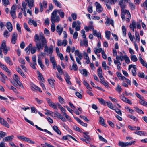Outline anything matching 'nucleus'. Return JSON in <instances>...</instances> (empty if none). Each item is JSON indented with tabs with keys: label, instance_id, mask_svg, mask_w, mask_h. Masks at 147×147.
<instances>
[{
	"label": "nucleus",
	"instance_id": "1",
	"mask_svg": "<svg viewBox=\"0 0 147 147\" xmlns=\"http://www.w3.org/2000/svg\"><path fill=\"white\" fill-rule=\"evenodd\" d=\"M121 17L123 21L126 20L127 22H129L130 19L131 18V15L129 11L128 10L123 9L122 6H121Z\"/></svg>",
	"mask_w": 147,
	"mask_h": 147
},
{
	"label": "nucleus",
	"instance_id": "2",
	"mask_svg": "<svg viewBox=\"0 0 147 147\" xmlns=\"http://www.w3.org/2000/svg\"><path fill=\"white\" fill-rule=\"evenodd\" d=\"M36 47L35 46H32V45L30 43L28 46L25 49V50L26 51V53L28 54H29L30 52L32 54H34L36 52Z\"/></svg>",
	"mask_w": 147,
	"mask_h": 147
},
{
	"label": "nucleus",
	"instance_id": "3",
	"mask_svg": "<svg viewBox=\"0 0 147 147\" xmlns=\"http://www.w3.org/2000/svg\"><path fill=\"white\" fill-rule=\"evenodd\" d=\"M57 14L54 10L52 13L50 19L52 23H58L60 20V18L59 16L57 15Z\"/></svg>",
	"mask_w": 147,
	"mask_h": 147
},
{
	"label": "nucleus",
	"instance_id": "4",
	"mask_svg": "<svg viewBox=\"0 0 147 147\" xmlns=\"http://www.w3.org/2000/svg\"><path fill=\"white\" fill-rule=\"evenodd\" d=\"M0 49L3 50L5 55H6L9 50H10L9 47H7L6 45V42L5 40H3L0 47Z\"/></svg>",
	"mask_w": 147,
	"mask_h": 147
},
{
	"label": "nucleus",
	"instance_id": "5",
	"mask_svg": "<svg viewBox=\"0 0 147 147\" xmlns=\"http://www.w3.org/2000/svg\"><path fill=\"white\" fill-rule=\"evenodd\" d=\"M81 22L79 20L74 21L72 24V27L73 28H75V30L77 31H79L80 29Z\"/></svg>",
	"mask_w": 147,
	"mask_h": 147
},
{
	"label": "nucleus",
	"instance_id": "6",
	"mask_svg": "<svg viewBox=\"0 0 147 147\" xmlns=\"http://www.w3.org/2000/svg\"><path fill=\"white\" fill-rule=\"evenodd\" d=\"M137 67L135 65H130L128 67V70L129 71L131 70L132 74L134 76H136L137 74Z\"/></svg>",
	"mask_w": 147,
	"mask_h": 147
},
{
	"label": "nucleus",
	"instance_id": "7",
	"mask_svg": "<svg viewBox=\"0 0 147 147\" xmlns=\"http://www.w3.org/2000/svg\"><path fill=\"white\" fill-rule=\"evenodd\" d=\"M46 101L49 105L51 107L55 109H57V105L53 103L49 98H46Z\"/></svg>",
	"mask_w": 147,
	"mask_h": 147
},
{
	"label": "nucleus",
	"instance_id": "8",
	"mask_svg": "<svg viewBox=\"0 0 147 147\" xmlns=\"http://www.w3.org/2000/svg\"><path fill=\"white\" fill-rule=\"evenodd\" d=\"M16 11V6L14 5H13L11 7V11H10V13L11 15V16L12 17L13 19L16 18V16L15 14Z\"/></svg>",
	"mask_w": 147,
	"mask_h": 147
},
{
	"label": "nucleus",
	"instance_id": "9",
	"mask_svg": "<svg viewBox=\"0 0 147 147\" xmlns=\"http://www.w3.org/2000/svg\"><path fill=\"white\" fill-rule=\"evenodd\" d=\"M18 34L16 32H13L11 35V43L14 44L16 42L17 39Z\"/></svg>",
	"mask_w": 147,
	"mask_h": 147
},
{
	"label": "nucleus",
	"instance_id": "10",
	"mask_svg": "<svg viewBox=\"0 0 147 147\" xmlns=\"http://www.w3.org/2000/svg\"><path fill=\"white\" fill-rule=\"evenodd\" d=\"M44 51L47 53L49 55H51L53 53L52 47H48L47 45H46L44 47Z\"/></svg>",
	"mask_w": 147,
	"mask_h": 147
},
{
	"label": "nucleus",
	"instance_id": "11",
	"mask_svg": "<svg viewBox=\"0 0 147 147\" xmlns=\"http://www.w3.org/2000/svg\"><path fill=\"white\" fill-rule=\"evenodd\" d=\"M96 6V10L98 13H100L103 11V8L101 5L98 2H96L95 3Z\"/></svg>",
	"mask_w": 147,
	"mask_h": 147
},
{
	"label": "nucleus",
	"instance_id": "12",
	"mask_svg": "<svg viewBox=\"0 0 147 147\" xmlns=\"http://www.w3.org/2000/svg\"><path fill=\"white\" fill-rule=\"evenodd\" d=\"M14 137L13 135L6 137L3 139V141L4 142H11L13 140Z\"/></svg>",
	"mask_w": 147,
	"mask_h": 147
},
{
	"label": "nucleus",
	"instance_id": "13",
	"mask_svg": "<svg viewBox=\"0 0 147 147\" xmlns=\"http://www.w3.org/2000/svg\"><path fill=\"white\" fill-rule=\"evenodd\" d=\"M31 88L33 91H34L37 90L40 92H42L40 88L33 84H31Z\"/></svg>",
	"mask_w": 147,
	"mask_h": 147
},
{
	"label": "nucleus",
	"instance_id": "14",
	"mask_svg": "<svg viewBox=\"0 0 147 147\" xmlns=\"http://www.w3.org/2000/svg\"><path fill=\"white\" fill-rule=\"evenodd\" d=\"M26 2L28 4V5L30 9L33 7L34 5V0H25Z\"/></svg>",
	"mask_w": 147,
	"mask_h": 147
},
{
	"label": "nucleus",
	"instance_id": "15",
	"mask_svg": "<svg viewBox=\"0 0 147 147\" xmlns=\"http://www.w3.org/2000/svg\"><path fill=\"white\" fill-rule=\"evenodd\" d=\"M120 97L123 101L130 105L132 104V103L127 98L122 95L120 96Z\"/></svg>",
	"mask_w": 147,
	"mask_h": 147
},
{
	"label": "nucleus",
	"instance_id": "16",
	"mask_svg": "<svg viewBox=\"0 0 147 147\" xmlns=\"http://www.w3.org/2000/svg\"><path fill=\"white\" fill-rule=\"evenodd\" d=\"M63 30V28L61 27V25H58L56 26V31L58 33L59 35L61 34Z\"/></svg>",
	"mask_w": 147,
	"mask_h": 147
},
{
	"label": "nucleus",
	"instance_id": "17",
	"mask_svg": "<svg viewBox=\"0 0 147 147\" xmlns=\"http://www.w3.org/2000/svg\"><path fill=\"white\" fill-rule=\"evenodd\" d=\"M0 123L3 125L7 128H9V125L6 121L0 117Z\"/></svg>",
	"mask_w": 147,
	"mask_h": 147
},
{
	"label": "nucleus",
	"instance_id": "18",
	"mask_svg": "<svg viewBox=\"0 0 147 147\" xmlns=\"http://www.w3.org/2000/svg\"><path fill=\"white\" fill-rule=\"evenodd\" d=\"M78 57H76V60L77 62L79 65L81 64V63L80 61V60H81L82 59V53H80V54L77 56Z\"/></svg>",
	"mask_w": 147,
	"mask_h": 147
},
{
	"label": "nucleus",
	"instance_id": "19",
	"mask_svg": "<svg viewBox=\"0 0 147 147\" xmlns=\"http://www.w3.org/2000/svg\"><path fill=\"white\" fill-rule=\"evenodd\" d=\"M54 11H55L56 14H59L61 18H64L65 15L64 13L61 9H55L54 10Z\"/></svg>",
	"mask_w": 147,
	"mask_h": 147
},
{
	"label": "nucleus",
	"instance_id": "20",
	"mask_svg": "<svg viewBox=\"0 0 147 147\" xmlns=\"http://www.w3.org/2000/svg\"><path fill=\"white\" fill-rule=\"evenodd\" d=\"M38 62L40 65L41 68L43 70L45 69V68L44 65L42 64L41 61V58L39 56L38 58Z\"/></svg>",
	"mask_w": 147,
	"mask_h": 147
},
{
	"label": "nucleus",
	"instance_id": "21",
	"mask_svg": "<svg viewBox=\"0 0 147 147\" xmlns=\"http://www.w3.org/2000/svg\"><path fill=\"white\" fill-rule=\"evenodd\" d=\"M36 48H37L39 50H40L43 49V47L44 45L40 42H38L36 43Z\"/></svg>",
	"mask_w": 147,
	"mask_h": 147
},
{
	"label": "nucleus",
	"instance_id": "22",
	"mask_svg": "<svg viewBox=\"0 0 147 147\" xmlns=\"http://www.w3.org/2000/svg\"><path fill=\"white\" fill-rule=\"evenodd\" d=\"M1 68L5 70V71L7 73L8 75L9 76H10L11 75V73L9 69L7 67L4 65H3L1 66Z\"/></svg>",
	"mask_w": 147,
	"mask_h": 147
},
{
	"label": "nucleus",
	"instance_id": "23",
	"mask_svg": "<svg viewBox=\"0 0 147 147\" xmlns=\"http://www.w3.org/2000/svg\"><path fill=\"white\" fill-rule=\"evenodd\" d=\"M17 71L19 73L23 78H26V76L22 72L21 69L19 67H17L16 69Z\"/></svg>",
	"mask_w": 147,
	"mask_h": 147
},
{
	"label": "nucleus",
	"instance_id": "24",
	"mask_svg": "<svg viewBox=\"0 0 147 147\" xmlns=\"http://www.w3.org/2000/svg\"><path fill=\"white\" fill-rule=\"evenodd\" d=\"M57 106L58 108L60 110L62 113H63V115H64L65 114H66L65 112V109L63 108L60 104L59 103H58L57 104Z\"/></svg>",
	"mask_w": 147,
	"mask_h": 147
},
{
	"label": "nucleus",
	"instance_id": "25",
	"mask_svg": "<svg viewBox=\"0 0 147 147\" xmlns=\"http://www.w3.org/2000/svg\"><path fill=\"white\" fill-rule=\"evenodd\" d=\"M35 126L37 129H38V130H40V131H44L46 133H48V134H49V135H52V134L51 132H50L49 131H48V130H47L46 129H42V128H40V127H39L38 126L36 125H35Z\"/></svg>",
	"mask_w": 147,
	"mask_h": 147
},
{
	"label": "nucleus",
	"instance_id": "26",
	"mask_svg": "<svg viewBox=\"0 0 147 147\" xmlns=\"http://www.w3.org/2000/svg\"><path fill=\"white\" fill-rule=\"evenodd\" d=\"M6 24V27L8 30L10 32H11L13 29V26L11 23L8 22H7Z\"/></svg>",
	"mask_w": 147,
	"mask_h": 147
},
{
	"label": "nucleus",
	"instance_id": "27",
	"mask_svg": "<svg viewBox=\"0 0 147 147\" xmlns=\"http://www.w3.org/2000/svg\"><path fill=\"white\" fill-rule=\"evenodd\" d=\"M28 24L31 25L33 24L34 27H36L37 26V24L36 21L31 18L29 19L28 22Z\"/></svg>",
	"mask_w": 147,
	"mask_h": 147
},
{
	"label": "nucleus",
	"instance_id": "28",
	"mask_svg": "<svg viewBox=\"0 0 147 147\" xmlns=\"http://www.w3.org/2000/svg\"><path fill=\"white\" fill-rule=\"evenodd\" d=\"M98 75L99 78H102L103 76L102 75V70L100 67H99L97 69Z\"/></svg>",
	"mask_w": 147,
	"mask_h": 147
},
{
	"label": "nucleus",
	"instance_id": "29",
	"mask_svg": "<svg viewBox=\"0 0 147 147\" xmlns=\"http://www.w3.org/2000/svg\"><path fill=\"white\" fill-rule=\"evenodd\" d=\"M106 105H107L110 109L112 110H115V106L110 101L107 102Z\"/></svg>",
	"mask_w": 147,
	"mask_h": 147
},
{
	"label": "nucleus",
	"instance_id": "30",
	"mask_svg": "<svg viewBox=\"0 0 147 147\" xmlns=\"http://www.w3.org/2000/svg\"><path fill=\"white\" fill-rule=\"evenodd\" d=\"M5 60L6 62L10 65H12L13 63L12 61L9 57H6L5 58Z\"/></svg>",
	"mask_w": 147,
	"mask_h": 147
},
{
	"label": "nucleus",
	"instance_id": "31",
	"mask_svg": "<svg viewBox=\"0 0 147 147\" xmlns=\"http://www.w3.org/2000/svg\"><path fill=\"white\" fill-rule=\"evenodd\" d=\"M93 35L95 36H97L98 38H101V34L100 32H97L96 30H93Z\"/></svg>",
	"mask_w": 147,
	"mask_h": 147
},
{
	"label": "nucleus",
	"instance_id": "32",
	"mask_svg": "<svg viewBox=\"0 0 147 147\" xmlns=\"http://www.w3.org/2000/svg\"><path fill=\"white\" fill-rule=\"evenodd\" d=\"M53 3L57 7L61 8L62 7V5L57 0H52Z\"/></svg>",
	"mask_w": 147,
	"mask_h": 147
},
{
	"label": "nucleus",
	"instance_id": "33",
	"mask_svg": "<svg viewBox=\"0 0 147 147\" xmlns=\"http://www.w3.org/2000/svg\"><path fill=\"white\" fill-rule=\"evenodd\" d=\"M117 76L120 80L124 81V79H126V78L124 76H122L121 73L119 72L117 73Z\"/></svg>",
	"mask_w": 147,
	"mask_h": 147
},
{
	"label": "nucleus",
	"instance_id": "34",
	"mask_svg": "<svg viewBox=\"0 0 147 147\" xmlns=\"http://www.w3.org/2000/svg\"><path fill=\"white\" fill-rule=\"evenodd\" d=\"M53 130L57 134L59 135H61V132L60 130L58 129V127L54 125L53 127Z\"/></svg>",
	"mask_w": 147,
	"mask_h": 147
},
{
	"label": "nucleus",
	"instance_id": "35",
	"mask_svg": "<svg viewBox=\"0 0 147 147\" xmlns=\"http://www.w3.org/2000/svg\"><path fill=\"white\" fill-rule=\"evenodd\" d=\"M38 74V79L42 82H44L45 80L42 75L40 73V72L38 71L37 73Z\"/></svg>",
	"mask_w": 147,
	"mask_h": 147
},
{
	"label": "nucleus",
	"instance_id": "36",
	"mask_svg": "<svg viewBox=\"0 0 147 147\" xmlns=\"http://www.w3.org/2000/svg\"><path fill=\"white\" fill-rule=\"evenodd\" d=\"M127 142H124L121 141H119V145L121 147H126L127 146Z\"/></svg>",
	"mask_w": 147,
	"mask_h": 147
},
{
	"label": "nucleus",
	"instance_id": "37",
	"mask_svg": "<svg viewBox=\"0 0 147 147\" xmlns=\"http://www.w3.org/2000/svg\"><path fill=\"white\" fill-rule=\"evenodd\" d=\"M105 37L108 40H109L110 38V36L111 34V32L110 31H106L105 32Z\"/></svg>",
	"mask_w": 147,
	"mask_h": 147
},
{
	"label": "nucleus",
	"instance_id": "38",
	"mask_svg": "<svg viewBox=\"0 0 147 147\" xmlns=\"http://www.w3.org/2000/svg\"><path fill=\"white\" fill-rule=\"evenodd\" d=\"M48 80L49 83V84L51 86V87H52V88H53L54 86V80L49 79Z\"/></svg>",
	"mask_w": 147,
	"mask_h": 147
},
{
	"label": "nucleus",
	"instance_id": "39",
	"mask_svg": "<svg viewBox=\"0 0 147 147\" xmlns=\"http://www.w3.org/2000/svg\"><path fill=\"white\" fill-rule=\"evenodd\" d=\"M70 69L71 70H74V71H77L78 69V67L77 65L74 63L72 67L70 68Z\"/></svg>",
	"mask_w": 147,
	"mask_h": 147
},
{
	"label": "nucleus",
	"instance_id": "40",
	"mask_svg": "<svg viewBox=\"0 0 147 147\" xmlns=\"http://www.w3.org/2000/svg\"><path fill=\"white\" fill-rule=\"evenodd\" d=\"M40 40L41 42V43L42 44H43L44 45H45L46 44V40L44 36H41V37L40 38Z\"/></svg>",
	"mask_w": 147,
	"mask_h": 147
},
{
	"label": "nucleus",
	"instance_id": "41",
	"mask_svg": "<svg viewBox=\"0 0 147 147\" xmlns=\"http://www.w3.org/2000/svg\"><path fill=\"white\" fill-rule=\"evenodd\" d=\"M40 40L41 42V43L42 44H43L44 45H45L46 44V40L44 36H41V37L40 38Z\"/></svg>",
	"mask_w": 147,
	"mask_h": 147
},
{
	"label": "nucleus",
	"instance_id": "42",
	"mask_svg": "<svg viewBox=\"0 0 147 147\" xmlns=\"http://www.w3.org/2000/svg\"><path fill=\"white\" fill-rule=\"evenodd\" d=\"M22 7L21 9V11H26V6L25 3L23 2L22 3Z\"/></svg>",
	"mask_w": 147,
	"mask_h": 147
},
{
	"label": "nucleus",
	"instance_id": "43",
	"mask_svg": "<svg viewBox=\"0 0 147 147\" xmlns=\"http://www.w3.org/2000/svg\"><path fill=\"white\" fill-rule=\"evenodd\" d=\"M98 99L99 102L102 105H106L107 102H105V100L102 98H98Z\"/></svg>",
	"mask_w": 147,
	"mask_h": 147
},
{
	"label": "nucleus",
	"instance_id": "44",
	"mask_svg": "<svg viewBox=\"0 0 147 147\" xmlns=\"http://www.w3.org/2000/svg\"><path fill=\"white\" fill-rule=\"evenodd\" d=\"M128 3L129 4V6L130 7L131 9L132 10H134L135 9V6L133 4V3H131L130 1H129L128 2Z\"/></svg>",
	"mask_w": 147,
	"mask_h": 147
},
{
	"label": "nucleus",
	"instance_id": "45",
	"mask_svg": "<svg viewBox=\"0 0 147 147\" xmlns=\"http://www.w3.org/2000/svg\"><path fill=\"white\" fill-rule=\"evenodd\" d=\"M115 90L119 93H120L121 92L122 89L119 85L118 84Z\"/></svg>",
	"mask_w": 147,
	"mask_h": 147
},
{
	"label": "nucleus",
	"instance_id": "46",
	"mask_svg": "<svg viewBox=\"0 0 147 147\" xmlns=\"http://www.w3.org/2000/svg\"><path fill=\"white\" fill-rule=\"evenodd\" d=\"M100 119V122L101 124L104 126H106V124L104 122V119L101 116L99 117Z\"/></svg>",
	"mask_w": 147,
	"mask_h": 147
},
{
	"label": "nucleus",
	"instance_id": "47",
	"mask_svg": "<svg viewBox=\"0 0 147 147\" xmlns=\"http://www.w3.org/2000/svg\"><path fill=\"white\" fill-rule=\"evenodd\" d=\"M139 102L141 105L147 107V102L142 99H140L139 100Z\"/></svg>",
	"mask_w": 147,
	"mask_h": 147
},
{
	"label": "nucleus",
	"instance_id": "48",
	"mask_svg": "<svg viewBox=\"0 0 147 147\" xmlns=\"http://www.w3.org/2000/svg\"><path fill=\"white\" fill-rule=\"evenodd\" d=\"M125 61L126 63L127 64H129L130 63V60L129 57L126 55H125Z\"/></svg>",
	"mask_w": 147,
	"mask_h": 147
},
{
	"label": "nucleus",
	"instance_id": "49",
	"mask_svg": "<svg viewBox=\"0 0 147 147\" xmlns=\"http://www.w3.org/2000/svg\"><path fill=\"white\" fill-rule=\"evenodd\" d=\"M2 2L3 5L5 7L9 4V0H2Z\"/></svg>",
	"mask_w": 147,
	"mask_h": 147
},
{
	"label": "nucleus",
	"instance_id": "50",
	"mask_svg": "<svg viewBox=\"0 0 147 147\" xmlns=\"http://www.w3.org/2000/svg\"><path fill=\"white\" fill-rule=\"evenodd\" d=\"M127 117L135 121H138V119L133 115H127Z\"/></svg>",
	"mask_w": 147,
	"mask_h": 147
},
{
	"label": "nucleus",
	"instance_id": "51",
	"mask_svg": "<svg viewBox=\"0 0 147 147\" xmlns=\"http://www.w3.org/2000/svg\"><path fill=\"white\" fill-rule=\"evenodd\" d=\"M6 86L10 90H12L15 92L16 93L17 92V90L13 86H9L7 85H6Z\"/></svg>",
	"mask_w": 147,
	"mask_h": 147
},
{
	"label": "nucleus",
	"instance_id": "52",
	"mask_svg": "<svg viewBox=\"0 0 147 147\" xmlns=\"http://www.w3.org/2000/svg\"><path fill=\"white\" fill-rule=\"evenodd\" d=\"M58 99L59 102L61 104H63L65 103L64 99L61 96H59L58 97Z\"/></svg>",
	"mask_w": 147,
	"mask_h": 147
},
{
	"label": "nucleus",
	"instance_id": "53",
	"mask_svg": "<svg viewBox=\"0 0 147 147\" xmlns=\"http://www.w3.org/2000/svg\"><path fill=\"white\" fill-rule=\"evenodd\" d=\"M102 51H104L102 50L101 48L97 49L96 50H94V52L95 53L96 55H97L98 53H99L100 52H101L102 53Z\"/></svg>",
	"mask_w": 147,
	"mask_h": 147
},
{
	"label": "nucleus",
	"instance_id": "54",
	"mask_svg": "<svg viewBox=\"0 0 147 147\" xmlns=\"http://www.w3.org/2000/svg\"><path fill=\"white\" fill-rule=\"evenodd\" d=\"M130 58L131 60L134 62H136L138 60L137 58L135 55L131 56Z\"/></svg>",
	"mask_w": 147,
	"mask_h": 147
},
{
	"label": "nucleus",
	"instance_id": "55",
	"mask_svg": "<svg viewBox=\"0 0 147 147\" xmlns=\"http://www.w3.org/2000/svg\"><path fill=\"white\" fill-rule=\"evenodd\" d=\"M122 30L123 32V35L124 36H125L126 34V28L124 26H122Z\"/></svg>",
	"mask_w": 147,
	"mask_h": 147
},
{
	"label": "nucleus",
	"instance_id": "56",
	"mask_svg": "<svg viewBox=\"0 0 147 147\" xmlns=\"http://www.w3.org/2000/svg\"><path fill=\"white\" fill-rule=\"evenodd\" d=\"M134 133L140 136H144V131H136L134 132Z\"/></svg>",
	"mask_w": 147,
	"mask_h": 147
},
{
	"label": "nucleus",
	"instance_id": "57",
	"mask_svg": "<svg viewBox=\"0 0 147 147\" xmlns=\"http://www.w3.org/2000/svg\"><path fill=\"white\" fill-rule=\"evenodd\" d=\"M40 40L39 35L38 34H36L34 36V41L36 42H38Z\"/></svg>",
	"mask_w": 147,
	"mask_h": 147
},
{
	"label": "nucleus",
	"instance_id": "58",
	"mask_svg": "<svg viewBox=\"0 0 147 147\" xmlns=\"http://www.w3.org/2000/svg\"><path fill=\"white\" fill-rule=\"evenodd\" d=\"M53 8V7L52 4L51 3L49 4V9L46 11V12L48 13L49 11H51Z\"/></svg>",
	"mask_w": 147,
	"mask_h": 147
},
{
	"label": "nucleus",
	"instance_id": "59",
	"mask_svg": "<svg viewBox=\"0 0 147 147\" xmlns=\"http://www.w3.org/2000/svg\"><path fill=\"white\" fill-rule=\"evenodd\" d=\"M135 34L136 40L138 42L140 41V36L139 34L137 31H135Z\"/></svg>",
	"mask_w": 147,
	"mask_h": 147
},
{
	"label": "nucleus",
	"instance_id": "60",
	"mask_svg": "<svg viewBox=\"0 0 147 147\" xmlns=\"http://www.w3.org/2000/svg\"><path fill=\"white\" fill-rule=\"evenodd\" d=\"M25 139H26V140H25V142H26L28 143L32 144H34V142L33 141L31 140L29 138H28L26 137Z\"/></svg>",
	"mask_w": 147,
	"mask_h": 147
},
{
	"label": "nucleus",
	"instance_id": "61",
	"mask_svg": "<svg viewBox=\"0 0 147 147\" xmlns=\"http://www.w3.org/2000/svg\"><path fill=\"white\" fill-rule=\"evenodd\" d=\"M24 26L25 29L28 32H30V29L26 23L24 24Z\"/></svg>",
	"mask_w": 147,
	"mask_h": 147
},
{
	"label": "nucleus",
	"instance_id": "62",
	"mask_svg": "<svg viewBox=\"0 0 147 147\" xmlns=\"http://www.w3.org/2000/svg\"><path fill=\"white\" fill-rule=\"evenodd\" d=\"M55 23H52L51 25V29L52 32H54L55 30Z\"/></svg>",
	"mask_w": 147,
	"mask_h": 147
},
{
	"label": "nucleus",
	"instance_id": "63",
	"mask_svg": "<svg viewBox=\"0 0 147 147\" xmlns=\"http://www.w3.org/2000/svg\"><path fill=\"white\" fill-rule=\"evenodd\" d=\"M130 28H136V23L134 21H133L131 24L129 26Z\"/></svg>",
	"mask_w": 147,
	"mask_h": 147
},
{
	"label": "nucleus",
	"instance_id": "64",
	"mask_svg": "<svg viewBox=\"0 0 147 147\" xmlns=\"http://www.w3.org/2000/svg\"><path fill=\"white\" fill-rule=\"evenodd\" d=\"M13 78L16 82H17L19 81L20 79V78L18 77V76L16 74H14V76H13Z\"/></svg>",
	"mask_w": 147,
	"mask_h": 147
}]
</instances>
